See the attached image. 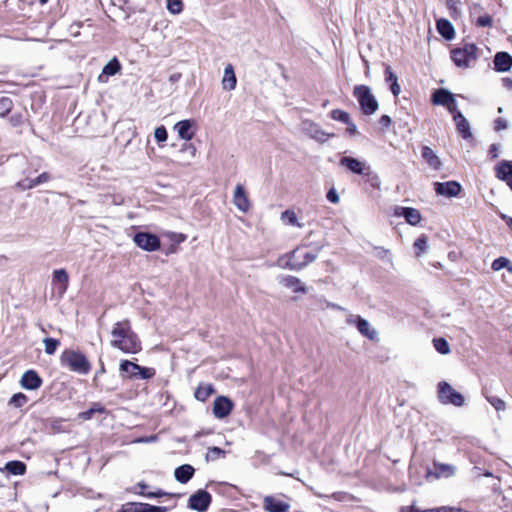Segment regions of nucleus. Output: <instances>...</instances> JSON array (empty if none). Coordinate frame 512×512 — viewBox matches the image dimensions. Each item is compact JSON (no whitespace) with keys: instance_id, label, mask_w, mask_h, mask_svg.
Instances as JSON below:
<instances>
[{"instance_id":"obj_1","label":"nucleus","mask_w":512,"mask_h":512,"mask_svg":"<svg viewBox=\"0 0 512 512\" xmlns=\"http://www.w3.org/2000/svg\"><path fill=\"white\" fill-rule=\"evenodd\" d=\"M110 336V345L124 353L136 354L141 350V342L128 320L116 322Z\"/></svg>"},{"instance_id":"obj_2","label":"nucleus","mask_w":512,"mask_h":512,"mask_svg":"<svg viewBox=\"0 0 512 512\" xmlns=\"http://www.w3.org/2000/svg\"><path fill=\"white\" fill-rule=\"evenodd\" d=\"M60 361L63 366L78 374L86 375L91 369V364L87 357L77 350H64L60 356Z\"/></svg>"},{"instance_id":"obj_3","label":"nucleus","mask_w":512,"mask_h":512,"mask_svg":"<svg viewBox=\"0 0 512 512\" xmlns=\"http://www.w3.org/2000/svg\"><path fill=\"white\" fill-rule=\"evenodd\" d=\"M353 95L358 100L361 110L365 115H372L377 111L379 104L372 94L370 87L357 85L354 87Z\"/></svg>"},{"instance_id":"obj_4","label":"nucleus","mask_w":512,"mask_h":512,"mask_svg":"<svg viewBox=\"0 0 512 512\" xmlns=\"http://www.w3.org/2000/svg\"><path fill=\"white\" fill-rule=\"evenodd\" d=\"M438 396L442 404H452L461 407L465 402L464 396L447 382H440L438 384Z\"/></svg>"},{"instance_id":"obj_5","label":"nucleus","mask_w":512,"mask_h":512,"mask_svg":"<svg viewBox=\"0 0 512 512\" xmlns=\"http://www.w3.org/2000/svg\"><path fill=\"white\" fill-rule=\"evenodd\" d=\"M476 46L467 44L463 48L452 50L451 58L458 67H468L476 59Z\"/></svg>"},{"instance_id":"obj_6","label":"nucleus","mask_w":512,"mask_h":512,"mask_svg":"<svg viewBox=\"0 0 512 512\" xmlns=\"http://www.w3.org/2000/svg\"><path fill=\"white\" fill-rule=\"evenodd\" d=\"M298 254L299 250L295 249L285 255H282L277 259L276 265L283 269L299 271L307 266V261L301 263L298 262Z\"/></svg>"},{"instance_id":"obj_7","label":"nucleus","mask_w":512,"mask_h":512,"mask_svg":"<svg viewBox=\"0 0 512 512\" xmlns=\"http://www.w3.org/2000/svg\"><path fill=\"white\" fill-rule=\"evenodd\" d=\"M212 497L206 490H198L189 497V507L199 512H205L211 504Z\"/></svg>"},{"instance_id":"obj_8","label":"nucleus","mask_w":512,"mask_h":512,"mask_svg":"<svg viewBox=\"0 0 512 512\" xmlns=\"http://www.w3.org/2000/svg\"><path fill=\"white\" fill-rule=\"evenodd\" d=\"M135 244L146 251H156L160 247L159 238L150 233L139 232L134 236Z\"/></svg>"},{"instance_id":"obj_9","label":"nucleus","mask_w":512,"mask_h":512,"mask_svg":"<svg viewBox=\"0 0 512 512\" xmlns=\"http://www.w3.org/2000/svg\"><path fill=\"white\" fill-rule=\"evenodd\" d=\"M434 190L437 195L445 196V197H455L461 191V185L456 181H448V182H435Z\"/></svg>"},{"instance_id":"obj_10","label":"nucleus","mask_w":512,"mask_h":512,"mask_svg":"<svg viewBox=\"0 0 512 512\" xmlns=\"http://www.w3.org/2000/svg\"><path fill=\"white\" fill-rule=\"evenodd\" d=\"M278 281L283 287L294 293L306 294L308 292V288L298 277L292 275L280 276Z\"/></svg>"},{"instance_id":"obj_11","label":"nucleus","mask_w":512,"mask_h":512,"mask_svg":"<svg viewBox=\"0 0 512 512\" xmlns=\"http://www.w3.org/2000/svg\"><path fill=\"white\" fill-rule=\"evenodd\" d=\"M233 407V403L225 396H219L214 400L213 414L218 419L227 417Z\"/></svg>"},{"instance_id":"obj_12","label":"nucleus","mask_w":512,"mask_h":512,"mask_svg":"<svg viewBox=\"0 0 512 512\" xmlns=\"http://www.w3.org/2000/svg\"><path fill=\"white\" fill-rule=\"evenodd\" d=\"M302 131L310 138L320 142H325L331 135L324 132L320 126L311 121L302 122Z\"/></svg>"},{"instance_id":"obj_13","label":"nucleus","mask_w":512,"mask_h":512,"mask_svg":"<svg viewBox=\"0 0 512 512\" xmlns=\"http://www.w3.org/2000/svg\"><path fill=\"white\" fill-rule=\"evenodd\" d=\"M194 125L195 123L193 120H181L174 125V130L181 139L189 141L195 135Z\"/></svg>"},{"instance_id":"obj_14","label":"nucleus","mask_w":512,"mask_h":512,"mask_svg":"<svg viewBox=\"0 0 512 512\" xmlns=\"http://www.w3.org/2000/svg\"><path fill=\"white\" fill-rule=\"evenodd\" d=\"M42 379L38 375V373L34 370L26 371L20 380V384L24 389L27 390H36L41 387Z\"/></svg>"},{"instance_id":"obj_15","label":"nucleus","mask_w":512,"mask_h":512,"mask_svg":"<svg viewBox=\"0 0 512 512\" xmlns=\"http://www.w3.org/2000/svg\"><path fill=\"white\" fill-rule=\"evenodd\" d=\"M394 214L397 217H404L413 226L417 225L422 218L420 212L411 207H396Z\"/></svg>"},{"instance_id":"obj_16","label":"nucleus","mask_w":512,"mask_h":512,"mask_svg":"<svg viewBox=\"0 0 512 512\" xmlns=\"http://www.w3.org/2000/svg\"><path fill=\"white\" fill-rule=\"evenodd\" d=\"M234 205L242 212H246L250 208V202L242 185L238 184L233 195Z\"/></svg>"},{"instance_id":"obj_17","label":"nucleus","mask_w":512,"mask_h":512,"mask_svg":"<svg viewBox=\"0 0 512 512\" xmlns=\"http://www.w3.org/2000/svg\"><path fill=\"white\" fill-rule=\"evenodd\" d=\"M263 505L268 512H288L290 505L273 496H266L263 499Z\"/></svg>"},{"instance_id":"obj_18","label":"nucleus","mask_w":512,"mask_h":512,"mask_svg":"<svg viewBox=\"0 0 512 512\" xmlns=\"http://www.w3.org/2000/svg\"><path fill=\"white\" fill-rule=\"evenodd\" d=\"M340 164L358 175H363L366 173V170H368V167L364 162H361L358 159L352 157L341 158Z\"/></svg>"},{"instance_id":"obj_19","label":"nucleus","mask_w":512,"mask_h":512,"mask_svg":"<svg viewBox=\"0 0 512 512\" xmlns=\"http://www.w3.org/2000/svg\"><path fill=\"white\" fill-rule=\"evenodd\" d=\"M493 64L497 72H506L512 67V56L507 52H498L494 56Z\"/></svg>"},{"instance_id":"obj_20","label":"nucleus","mask_w":512,"mask_h":512,"mask_svg":"<svg viewBox=\"0 0 512 512\" xmlns=\"http://www.w3.org/2000/svg\"><path fill=\"white\" fill-rule=\"evenodd\" d=\"M434 471H428L427 476H433L436 479L441 477L449 478L454 475L455 468L450 464H443L439 462H434Z\"/></svg>"},{"instance_id":"obj_21","label":"nucleus","mask_w":512,"mask_h":512,"mask_svg":"<svg viewBox=\"0 0 512 512\" xmlns=\"http://www.w3.org/2000/svg\"><path fill=\"white\" fill-rule=\"evenodd\" d=\"M496 176L505 181L507 185L512 189V162L502 161L496 167Z\"/></svg>"},{"instance_id":"obj_22","label":"nucleus","mask_w":512,"mask_h":512,"mask_svg":"<svg viewBox=\"0 0 512 512\" xmlns=\"http://www.w3.org/2000/svg\"><path fill=\"white\" fill-rule=\"evenodd\" d=\"M53 284L57 285L60 294H64L68 287L69 276L65 269H58L53 272Z\"/></svg>"},{"instance_id":"obj_23","label":"nucleus","mask_w":512,"mask_h":512,"mask_svg":"<svg viewBox=\"0 0 512 512\" xmlns=\"http://www.w3.org/2000/svg\"><path fill=\"white\" fill-rule=\"evenodd\" d=\"M194 473L195 469L191 465L184 464L175 469L174 476L178 482L185 484L193 477Z\"/></svg>"},{"instance_id":"obj_24","label":"nucleus","mask_w":512,"mask_h":512,"mask_svg":"<svg viewBox=\"0 0 512 512\" xmlns=\"http://www.w3.org/2000/svg\"><path fill=\"white\" fill-rule=\"evenodd\" d=\"M50 176L48 173L44 172L42 174H40L38 177H36L35 179H24L22 181H19L17 183V187L20 188L21 190H28V189H32L42 183H45L49 180Z\"/></svg>"},{"instance_id":"obj_25","label":"nucleus","mask_w":512,"mask_h":512,"mask_svg":"<svg viewBox=\"0 0 512 512\" xmlns=\"http://www.w3.org/2000/svg\"><path fill=\"white\" fill-rule=\"evenodd\" d=\"M237 84V79L234 73V68L231 64L226 65L222 79V86L225 90H234Z\"/></svg>"},{"instance_id":"obj_26","label":"nucleus","mask_w":512,"mask_h":512,"mask_svg":"<svg viewBox=\"0 0 512 512\" xmlns=\"http://www.w3.org/2000/svg\"><path fill=\"white\" fill-rule=\"evenodd\" d=\"M436 27H437L439 34L442 37H444L445 39L451 40L454 38V36H455L454 27L451 24V22L448 21L447 19H444V18L438 19L436 22Z\"/></svg>"},{"instance_id":"obj_27","label":"nucleus","mask_w":512,"mask_h":512,"mask_svg":"<svg viewBox=\"0 0 512 512\" xmlns=\"http://www.w3.org/2000/svg\"><path fill=\"white\" fill-rule=\"evenodd\" d=\"M454 120L457 125V130L462 135V137L464 139L470 138L472 136L470 131V125L466 118L463 116V114L461 112H456L454 115Z\"/></svg>"},{"instance_id":"obj_28","label":"nucleus","mask_w":512,"mask_h":512,"mask_svg":"<svg viewBox=\"0 0 512 512\" xmlns=\"http://www.w3.org/2000/svg\"><path fill=\"white\" fill-rule=\"evenodd\" d=\"M119 369L120 372L125 373L128 378L135 379L138 370H140V365L129 360H123L120 363Z\"/></svg>"},{"instance_id":"obj_29","label":"nucleus","mask_w":512,"mask_h":512,"mask_svg":"<svg viewBox=\"0 0 512 512\" xmlns=\"http://www.w3.org/2000/svg\"><path fill=\"white\" fill-rule=\"evenodd\" d=\"M357 329L360 334H362L363 336L367 337L370 340H374L377 338V331L374 328H372L370 323L364 318L358 321Z\"/></svg>"},{"instance_id":"obj_30","label":"nucleus","mask_w":512,"mask_h":512,"mask_svg":"<svg viewBox=\"0 0 512 512\" xmlns=\"http://www.w3.org/2000/svg\"><path fill=\"white\" fill-rule=\"evenodd\" d=\"M453 98V94L449 91L445 89H439L433 94V103L447 106L449 103L451 104Z\"/></svg>"},{"instance_id":"obj_31","label":"nucleus","mask_w":512,"mask_h":512,"mask_svg":"<svg viewBox=\"0 0 512 512\" xmlns=\"http://www.w3.org/2000/svg\"><path fill=\"white\" fill-rule=\"evenodd\" d=\"M121 69V65L119 63V61L116 59V58H113L112 60H110L104 67H103V70H102V74L99 76V81L100 82H104L103 80V76H113L115 75L116 73H118Z\"/></svg>"},{"instance_id":"obj_32","label":"nucleus","mask_w":512,"mask_h":512,"mask_svg":"<svg viewBox=\"0 0 512 512\" xmlns=\"http://www.w3.org/2000/svg\"><path fill=\"white\" fill-rule=\"evenodd\" d=\"M422 157L426 160V162L432 167L433 169H439L441 162L438 158V156L434 153V151L428 147L424 146L422 149Z\"/></svg>"},{"instance_id":"obj_33","label":"nucleus","mask_w":512,"mask_h":512,"mask_svg":"<svg viewBox=\"0 0 512 512\" xmlns=\"http://www.w3.org/2000/svg\"><path fill=\"white\" fill-rule=\"evenodd\" d=\"M214 393L212 384H201L195 391V398L199 401H205Z\"/></svg>"},{"instance_id":"obj_34","label":"nucleus","mask_w":512,"mask_h":512,"mask_svg":"<svg viewBox=\"0 0 512 512\" xmlns=\"http://www.w3.org/2000/svg\"><path fill=\"white\" fill-rule=\"evenodd\" d=\"M5 469L13 475H23L26 470V466L21 461H10L6 463Z\"/></svg>"},{"instance_id":"obj_35","label":"nucleus","mask_w":512,"mask_h":512,"mask_svg":"<svg viewBox=\"0 0 512 512\" xmlns=\"http://www.w3.org/2000/svg\"><path fill=\"white\" fill-rule=\"evenodd\" d=\"M281 220L287 225L296 226L299 228L303 227V225L299 223L296 213L293 210H286L282 212Z\"/></svg>"},{"instance_id":"obj_36","label":"nucleus","mask_w":512,"mask_h":512,"mask_svg":"<svg viewBox=\"0 0 512 512\" xmlns=\"http://www.w3.org/2000/svg\"><path fill=\"white\" fill-rule=\"evenodd\" d=\"M414 248L417 250L416 256L419 257L422 253L428 250V238L426 235H421L414 242Z\"/></svg>"},{"instance_id":"obj_37","label":"nucleus","mask_w":512,"mask_h":512,"mask_svg":"<svg viewBox=\"0 0 512 512\" xmlns=\"http://www.w3.org/2000/svg\"><path fill=\"white\" fill-rule=\"evenodd\" d=\"M123 512H166V508L152 506L149 504H144V505L141 504L139 509L138 508L124 509Z\"/></svg>"},{"instance_id":"obj_38","label":"nucleus","mask_w":512,"mask_h":512,"mask_svg":"<svg viewBox=\"0 0 512 512\" xmlns=\"http://www.w3.org/2000/svg\"><path fill=\"white\" fill-rule=\"evenodd\" d=\"M434 348L443 355L450 353L449 343L444 338H435L433 340Z\"/></svg>"},{"instance_id":"obj_39","label":"nucleus","mask_w":512,"mask_h":512,"mask_svg":"<svg viewBox=\"0 0 512 512\" xmlns=\"http://www.w3.org/2000/svg\"><path fill=\"white\" fill-rule=\"evenodd\" d=\"M13 108V102L8 97L0 98V117H5Z\"/></svg>"},{"instance_id":"obj_40","label":"nucleus","mask_w":512,"mask_h":512,"mask_svg":"<svg viewBox=\"0 0 512 512\" xmlns=\"http://www.w3.org/2000/svg\"><path fill=\"white\" fill-rule=\"evenodd\" d=\"M45 352L48 355H53L57 349V347L60 345L59 340L54 338H45L43 340Z\"/></svg>"},{"instance_id":"obj_41","label":"nucleus","mask_w":512,"mask_h":512,"mask_svg":"<svg viewBox=\"0 0 512 512\" xmlns=\"http://www.w3.org/2000/svg\"><path fill=\"white\" fill-rule=\"evenodd\" d=\"M27 402H28V397L25 394L16 393L11 397L9 404L16 408H20V407L24 406Z\"/></svg>"},{"instance_id":"obj_42","label":"nucleus","mask_w":512,"mask_h":512,"mask_svg":"<svg viewBox=\"0 0 512 512\" xmlns=\"http://www.w3.org/2000/svg\"><path fill=\"white\" fill-rule=\"evenodd\" d=\"M510 264V261L509 259L507 258H504V257H500V258H497L493 261L492 263V269L494 271H498L502 268H507L508 272H512V267L509 266Z\"/></svg>"},{"instance_id":"obj_43","label":"nucleus","mask_w":512,"mask_h":512,"mask_svg":"<svg viewBox=\"0 0 512 512\" xmlns=\"http://www.w3.org/2000/svg\"><path fill=\"white\" fill-rule=\"evenodd\" d=\"M167 10L174 15L180 14L183 10L182 0H167Z\"/></svg>"},{"instance_id":"obj_44","label":"nucleus","mask_w":512,"mask_h":512,"mask_svg":"<svg viewBox=\"0 0 512 512\" xmlns=\"http://www.w3.org/2000/svg\"><path fill=\"white\" fill-rule=\"evenodd\" d=\"M331 118L347 124L350 121V115L340 109H334L331 111Z\"/></svg>"},{"instance_id":"obj_45","label":"nucleus","mask_w":512,"mask_h":512,"mask_svg":"<svg viewBox=\"0 0 512 512\" xmlns=\"http://www.w3.org/2000/svg\"><path fill=\"white\" fill-rule=\"evenodd\" d=\"M299 250V254H298V262H306L307 261V265L309 263H312L313 261L316 260L317 258V253H310V252H303L300 248H297Z\"/></svg>"},{"instance_id":"obj_46","label":"nucleus","mask_w":512,"mask_h":512,"mask_svg":"<svg viewBox=\"0 0 512 512\" xmlns=\"http://www.w3.org/2000/svg\"><path fill=\"white\" fill-rule=\"evenodd\" d=\"M154 375H155V370L153 368L140 366V370H138L137 376L135 379H150Z\"/></svg>"},{"instance_id":"obj_47","label":"nucleus","mask_w":512,"mask_h":512,"mask_svg":"<svg viewBox=\"0 0 512 512\" xmlns=\"http://www.w3.org/2000/svg\"><path fill=\"white\" fill-rule=\"evenodd\" d=\"M154 137L159 143L165 142L168 137L166 128L164 126L157 127L154 131Z\"/></svg>"},{"instance_id":"obj_48","label":"nucleus","mask_w":512,"mask_h":512,"mask_svg":"<svg viewBox=\"0 0 512 512\" xmlns=\"http://www.w3.org/2000/svg\"><path fill=\"white\" fill-rule=\"evenodd\" d=\"M103 411V408L99 405H95V407H92L90 408L89 410L87 411H84V412H81L79 414V418L83 419V420H89L92 418L93 414L95 412H102Z\"/></svg>"},{"instance_id":"obj_49","label":"nucleus","mask_w":512,"mask_h":512,"mask_svg":"<svg viewBox=\"0 0 512 512\" xmlns=\"http://www.w3.org/2000/svg\"><path fill=\"white\" fill-rule=\"evenodd\" d=\"M491 21V17L488 14H484L479 16L475 22L478 27H490Z\"/></svg>"},{"instance_id":"obj_50","label":"nucleus","mask_w":512,"mask_h":512,"mask_svg":"<svg viewBox=\"0 0 512 512\" xmlns=\"http://www.w3.org/2000/svg\"><path fill=\"white\" fill-rule=\"evenodd\" d=\"M488 401L491 403V405L497 410H504L505 409V403L503 400L497 397H489Z\"/></svg>"},{"instance_id":"obj_51","label":"nucleus","mask_w":512,"mask_h":512,"mask_svg":"<svg viewBox=\"0 0 512 512\" xmlns=\"http://www.w3.org/2000/svg\"><path fill=\"white\" fill-rule=\"evenodd\" d=\"M385 81L389 82L390 84L398 81L396 74L393 72V70L390 66H386Z\"/></svg>"},{"instance_id":"obj_52","label":"nucleus","mask_w":512,"mask_h":512,"mask_svg":"<svg viewBox=\"0 0 512 512\" xmlns=\"http://www.w3.org/2000/svg\"><path fill=\"white\" fill-rule=\"evenodd\" d=\"M221 455H224V451L218 447H212L209 449L207 453V459H216L220 457Z\"/></svg>"},{"instance_id":"obj_53","label":"nucleus","mask_w":512,"mask_h":512,"mask_svg":"<svg viewBox=\"0 0 512 512\" xmlns=\"http://www.w3.org/2000/svg\"><path fill=\"white\" fill-rule=\"evenodd\" d=\"M327 199H328L331 203H334V204L338 203V202H339V200H340L339 195H338L337 191H336L334 188H332V189H330V190L328 191V193H327Z\"/></svg>"},{"instance_id":"obj_54","label":"nucleus","mask_w":512,"mask_h":512,"mask_svg":"<svg viewBox=\"0 0 512 512\" xmlns=\"http://www.w3.org/2000/svg\"><path fill=\"white\" fill-rule=\"evenodd\" d=\"M181 152H187L191 157H194L196 154V148L191 143H185L181 148Z\"/></svg>"},{"instance_id":"obj_55","label":"nucleus","mask_w":512,"mask_h":512,"mask_svg":"<svg viewBox=\"0 0 512 512\" xmlns=\"http://www.w3.org/2000/svg\"><path fill=\"white\" fill-rule=\"evenodd\" d=\"M508 127V122L502 118H497L494 122V129L500 131Z\"/></svg>"},{"instance_id":"obj_56","label":"nucleus","mask_w":512,"mask_h":512,"mask_svg":"<svg viewBox=\"0 0 512 512\" xmlns=\"http://www.w3.org/2000/svg\"><path fill=\"white\" fill-rule=\"evenodd\" d=\"M361 319L362 317H360L359 315L350 314L347 317L346 322L350 325H355L357 327L358 321H360Z\"/></svg>"},{"instance_id":"obj_57","label":"nucleus","mask_w":512,"mask_h":512,"mask_svg":"<svg viewBox=\"0 0 512 512\" xmlns=\"http://www.w3.org/2000/svg\"><path fill=\"white\" fill-rule=\"evenodd\" d=\"M391 122L392 120L388 115H382L379 119L380 125L385 128L389 127L391 125Z\"/></svg>"},{"instance_id":"obj_58","label":"nucleus","mask_w":512,"mask_h":512,"mask_svg":"<svg viewBox=\"0 0 512 512\" xmlns=\"http://www.w3.org/2000/svg\"><path fill=\"white\" fill-rule=\"evenodd\" d=\"M346 132L351 136L356 135L358 133L356 125L351 120L347 123Z\"/></svg>"},{"instance_id":"obj_59","label":"nucleus","mask_w":512,"mask_h":512,"mask_svg":"<svg viewBox=\"0 0 512 512\" xmlns=\"http://www.w3.org/2000/svg\"><path fill=\"white\" fill-rule=\"evenodd\" d=\"M439 512H466L463 509L449 506L438 507Z\"/></svg>"},{"instance_id":"obj_60","label":"nucleus","mask_w":512,"mask_h":512,"mask_svg":"<svg viewBox=\"0 0 512 512\" xmlns=\"http://www.w3.org/2000/svg\"><path fill=\"white\" fill-rule=\"evenodd\" d=\"M390 89H391V92L392 94L397 97L400 92H401V88H400V85L398 84V81L397 82H394L390 85Z\"/></svg>"},{"instance_id":"obj_61","label":"nucleus","mask_w":512,"mask_h":512,"mask_svg":"<svg viewBox=\"0 0 512 512\" xmlns=\"http://www.w3.org/2000/svg\"><path fill=\"white\" fill-rule=\"evenodd\" d=\"M498 151H499V146L497 144H492L490 146L489 154L492 159H495L498 157Z\"/></svg>"},{"instance_id":"obj_62","label":"nucleus","mask_w":512,"mask_h":512,"mask_svg":"<svg viewBox=\"0 0 512 512\" xmlns=\"http://www.w3.org/2000/svg\"><path fill=\"white\" fill-rule=\"evenodd\" d=\"M446 107L449 110V112L453 113V116L455 115L456 112H459L457 110V104H456L455 98H453L451 104L449 103Z\"/></svg>"},{"instance_id":"obj_63","label":"nucleus","mask_w":512,"mask_h":512,"mask_svg":"<svg viewBox=\"0 0 512 512\" xmlns=\"http://www.w3.org/2000/svg\"><path fill=\"white\" fill-rule=\"evenodd\" d=\"M458 4V0H447V6L450 9L456 10Z\"/></svg>"},{"instance_id":"obj_64","label":"nucleus","mask_w":512,"mask_h":512,"mask_svg":"<svg viewBox=\"0 0 512 512\" xmlns=\"http://www.w3.org/2000/svg\"><path fill=\"white\" fill-rule=\"evenodd\" d=\"M105 372H106L105 365L102 361H100V367H99V370L96 372L95 378H97L100 374H103Z\"/></svg>"}]
</instances>
